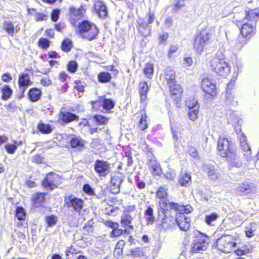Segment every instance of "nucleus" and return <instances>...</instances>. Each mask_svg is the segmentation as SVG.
Listing matches in <instances>:
<instances>
[{"mask_svg": "<svg viewBox=\"0 0 259 259\" xmlns=\"http://www.w3.org/2000/svg\"><path fill=\"white\" fill-rule=\"evenodd\" d=\"M94 7L96 13L101 18H105L107 16L108 12L105 4L100 0L94 2Z\"/></svg>", "mask_w": 259, "mask_h": 259, "instance_id": "18", "label": "nucleus"}, {"mask_svg": "<svg viewBox=\"0 0 259 259\" xmlns=\"http://www.w3.org/2000/svg\"><path fill=\"white\" fill-rule=\"evenodd\" d=\"M245 18L243 20V24L240 28V32L244 37H250L255 33V24L259 19V11L250 10L246 11Z\"/></svg>", "mask_w": 259, "mask_h": 259, "instance_id": "3", "label": "nucleus"}, {"mask_svg": "<svg viewBox=\"0 0 259 259\" xmlns=\"http://www.w3.org/2000/svg\"><path fill=\"white\" fill-rule=\"evenodd\" d=\"M146 19L147 20V24H148L149 25L152 24L155 19V16L154 13L150 11L148 13L147 16L146 17Z\"/></svg>", "mask_w": 259, "mask_h": 259, "instance_id": "56", "label": "nucleus"}, {"mask_svg": "<svg viewBox=\"0 0 259 259\" xmlns=\"http://www.w3.org/2000/svg\"><path fill=\"white\" fill-rule=\"evenodd\" d=\"M95 171L100 177H105L110 172V164L106 161L97 160L94 164Z\"/></svg>", "mask_w": 259, "mask_h": 259, "instance_id": "12", "label": "nucleus"}, {"mask_svg": "<svg viewBox=\"0 0 259 259\" xmlns=\"http://www.w3.org/2000/svg\"><path fill=\"white\" fill-rule=\"evenodd\" d=\"M15 215L19 220H24L26 217V213L24 209L22 207H17L16 210Z\"/></svg>", "mask_w": 259, "mask_h": 259, "instance_id": "42", "label": "nucleus"}, {"mask_svg": "<svg viewBox=\"0 0 259 259\" xmlns=\"http://www.w3.org/2000/svg\"><path fill=\"white\" fill-rule=\"evenodd\" d=\"M2 92L3 93L2 98L4 100H7L9 98H10L12 94V90L9 86L7 85H5L3 88Z\"/></svg>", "mask_w": 259, "mask_h": 259, "instance_id": "37", "label": "nucleus"}, {"mask_svg": "<svg viewBox=\"0 0 259 259\" xmlns=\"http://www.w3.org/2000/svg\"><path fill=\"white\" fill-rule=\"evenodd\" d=\"M236 132L237 134V137L239 140L240 146L245 152L244 155L246 157V160L250 161L251 159V148L247 143L246 137L241 132V129L239 127H238V129L236 130Z\"/></svg>", "mask_w": 259, "mask_h": 259, "instance_id": "9", "label": "nucleus"}, {"mask_svg": "<svg viewBox=\"0 0 259 259\" xmlns=\"http://www.w3.org/2000/svg\"><path fill=\"white\" fill-rule=\"evenodd\" d=\"M184 5V1L183 0L176 1L175 3V10L177 11Z\"/></svg>", "mask_w": 259, "mask_h": 259, "instance_id": "63", "label": "nucleus"}, {"mask_svg": "<svg viewBox=\"0 0 259 259\" xmlns=\"http://www.w3.org/2000/svg\"><path fill=\"white\" fill-rule=\"evenodd\" d=\"M72 47V41L69 39H65L62 41L61 49L63 51L66 52H69Z\"/></svg>", "mask_w": 259, "mask_h": 259, "instance_id": "40", "label": "nucleus"}, {"mask_svg": "<svg viewBox=\"0 0 259 259\" xmlns=\"http://www.w3.org/2000/svg\"><path fill=\"white\" fill-rule=\"evenodd\" d=\"M19 84L20 87L24 91L25 88L31 84L29 76L28 74H22L19 77Z\"/></svg>", "mask_w": 259, "mask_h": 259, "instance_id": "26", "label": "nucleus"}, {"mask_svg": "<svg viewBox=\"0 0 259 259\" xmlns=\"http://www.w3.org/2000/svg\"><path fill=\"white\" fill-rule=\"evenodd\" d=\"M165 176L169 180H172L176 177V173L174 170H170L165 173Z\"/></svg>", "mask_w": 259, "mask_h": 259, "instance_id": "61", "label": "nucleus"}, {"mask_svg": "<svg viewBox=\"0 0 259 259\" xmlns=\"http://www.w3.org/2000/svg\"><path fill=\"white\" fill-rule=\"evenodd\" d=\"M160 210L158 211V217L162 218L160 226L161 229L167 230L171 229L175 224V219L168 216V211L174 210L177 211L179 204L174 202H167L165 200L159 201Z\"/></svg>", "mask_w": 259, "mask_h": 259, "instance_id": "2", "label": "nucleus"}, {"mask_svg": "<svg viewBox=\"0 0 259 259\" xmlns=\"http://www.w3.org/2000/svg\"><path fill=\"white\" fill-rule=\"evenodd\" d=\"M139 91L141 102L144 103L147 99V94L149 91V87L147 82L142 81L139 83Z\"/></svg>", "mask_w": 259, "mask_h": 259, "instance_id": "22", "label": "nucleus"}, {"mask_svg": "<svg viewBox=\"0 0 259 259\" xmlns=\"http://www.w3.org/2000/svg\"><path fill=\"white\" fill-rule=\"evenodd\" d=\"M164 76L166 83L169 87H171V90L173 91L174 87L172 85L176 82L175 71L171 68H167L165 70Z\"/></svg>", "mask_w": 259, "mask_h": 259, "instance_id": "20", "label": "nucleus"}, {"mask_svg": "<svg viewBox=\"0 0 259 259\" xmlns=\"http://www.w3.org/2000/svg\"><path fill=\"white\" fill-rule=\"evenodd\" d=\"M65 203L68 208H72L74 211L79 212L83 206V201L72 195L65 198Z\"/></svg>", "mask_w": 259, "mask_h": 259, "instance_id": "13", "label": "nucleus"}, {"mask_svg": "<svg viewBox=\"0 0 259 259\" xmlns=\"http://www.w3.org/2000/svg\"><path fill=\"white\" fill-rule=\"evenodd\" d=\"M3 28L9 35L11 36L13 35L15 32H17L18 31L17 28H16L15 29L14 25L12 24V22L10 21H5L4 23Z\"/></svg>", "mask_w": 259, "mask_h": 259, "instance_id": "29", "label": "nucleus"}, {"mask_svg": "<svg viewBox=\"0 0 259 259\" xmlns=\"http://www.w3.org/2000/svg\"><path fill=\"white\" fill-rule=\"evenodd\" d=\"M143 252L141 248H135L131 250V254L134 257H139L143 255Z\"/></svg>", "mask_w": 259, "mask_h": 259, "instance_id": "51", "label": "nucleus"}, {"mask_svg": "<svg viewBox=\"0 0 259 259\" xmlns=\"http://www.w3.org/2000/svg\"><path fill=\"white\" fill-rule=\"evenodd\" d=\"M167 37L168 33L166 32H163L162 34H160L159 38V43H164L166 40Z\"/></svg>", "mask_w": 259, "mask_h": 259, "instance_id": "64", "label": "nucleus"}, {"mask_svg": "<svg viewBox=\"0 0 259 259\" xmlns=\"http://www.w3.org/2000/svg\"><path fill=\"white\" fill-rule=\"evenodd\" d=\"M85 13V9L82 6L77 9L73 7H70L69 19L71 24L75 26L76 22L83 17Z\"/></svg>", "mask_w": 259, "mask_h": 259, "instance_id": "11", "label": "nucleus"}, {"mask_svg": "<svg viewBox=\"0 0 259 259\" xmlns=\"http://www.w3.org/2000/svg\"><path fill=\"white\" fill-rule=\"evenodd\" d=\"M123 181L120 174H116L111 177L110 190L112 193L116 194L120 191V185Z\"/></svg>", "mask_w": 259, "mask_h": 259, "instance_id": "16", "label": "nucleus"}, {"mask_svg": "<svg viewBox=\"0 0 259 259\" xmlns=\"http://www.w3.org/2000/svg\"><path fill=\"white\" fill-rule=\"evenodd\" d=\"M38 130L42 134H48L52 132V128L49 124L40 123L37 125Z\"/></svg>", "mask_w": 259, "mask_h": 259, "instance_id": "35", "label": "nucleus"}, {"mask_svg": "<svg viewBox=\"0 0 259 259\" xmlns=\"http://www.w3.org/2000/svg\"><path fill=\"white\" fill-rule=\"evenodd\" d=\"M211 67L218 75L224 77L227 76L230 71V67L225 61L223 54L220 55L217 54L216 57L212 59Z\"/></svg>", "mask_w": 259, "mask_h": 259, "instance_id": "4", "label": "nucleus"}, {"mask_svg": "<svg viewBox=\"0 0 259 259\" xmlns=\"http://www.w3.org/2000/svg\"><path fill=\"white\" fill-rule=\"evenodd\" d=\"M5 149L9 154H14L17 149V146L14 144H8L5 145Z\"/></svg>", "mask_w": 259, "mask_h": 259, "instance_id": "48", "label": "nucleus"}, {"mask_svg": "<svg viewBox=\"0 0 259 259\" xmlns=\"http://www.w3.org/2000/svg\"><path fill=\"white\" fill-rule=\"evenodd\" d=\"M247 43V39L245 38V37H244L242 35V36H239L238 38L235 40V45L234 46V49L236 50H241Z\"/></svg>", "mask_w": 259, "mask_h": 259, "instance_id": "33", "label": "nucleus"}, {"mask_svg": "<svg viewBox=\"0 0 259 259\" xmlns=\"http://www.w3.org/2000/svg\"><path fill=\"white\" fill-rule=\"evenodd\" d=\"M28 95L30 100L33 102H35L39 99L41 92L38 89H33L29 91Z\"/></svg>", "mask_w": 259, "mask_h": 259, "instance_id": "31", "label": "nucleus"}, {"mask_svg": "<svg viewBox=\"0 0 259 259\" xmlns=\"http://www.w3.org/2000/svg\"><path fill=\"white\" fill-rule=\"evenodd\" d=\"M257 228V224L252 222L245 226V232L246 236L248 237H253L255 235V231Z\"/></svg>", "mask_w": 259, "mask_h": 259, "instance_id": "27", "label": "nucleus"}, {"mask_svg": "<svg viewBox=\"0 0 259 259\" xmlns=\"http://www.w3.org/2000/svg\"><path fill=\"white\" fill-rule=\"evenodd\" d=\"M123 231L122 229H118V228H117V229L112 230L111 233V236L113 237H116L121 235Z\"/></svg>", "mask_w": 259, "mask_h": 259, "instance_id": "58", "label": "nucleus"}, {"mask_svg": "<svg viewBox=\"0 0 259 259\" xmlns=\"http://www.w3.org/2000/svg\"><path fill=\"white\" fill-rule=\"evenodd\" d=\"M235 238L232 235H223L215 242L217 248L225 253H230L236 246Z\"/></svg>", "mask_w": 259, "mask_h": 259, "instance_id": "6", "label": "nucleus"}, {"mask_svg": "<svg viewBox=\"0 0 259 259\" xmlns=\"http://www.w3.org/2000/svg\"><path fill=\"white\" fill-rule=\"evenodd\" d=\"M148 165L152 169L153 175L160 176L161 175L162 170L160 166V164L154 158L149 160Z\"/></svg>", "mask_w": 259, "mask_h": 259, "instance_id": "23", "label": "nucleus"}, {"mask_svg": "<svg viewBox=\"0 0 259 259\" xmlns=\"http://www.w3.org/2000/svg\"><path fill=\"white\" fill-rule=\"evenodd\" d=\"M219 216L217 213H211L205 217V222L207 225H211V223L215 221Z\"/></svg>", "mask_w": 259, "mask_h": 259, "instance_id": "45", "label": "nucleus"}, {"mask_svg": "<svg viewBox=\"0 0 259 259\" xmlns=\"http://www.w3.org/2000/svg\"><path fill=\"white\" fill-rule=\"evenodd\" d=\"M251 251V249L248 247L244 249H238L235 251L236 254L238 256L246 254Z\"/></svg>", "mask_w": 259, "mask_h": 259, "instance_id": "52", "label": "nucleus"}, {"mask_svg": "<svg viewBox=\"0 0 259 259\" xmlns=\"http://www.w3.org/2000/svg\"><path fill=\"white\" fill-rule=\"evenodd\" d=\"M234 71L237 73V75L239 73L243 67V63L241 61L236 60L234 63Z\"/></svg>", "mask_w": 259, "mask_h": 259, "instance_id": "50", "label": "nucleus"}, {"mask_svg": "<svg viewBox=\"0 0 259 259\" xmlns=\"http://www.w3.org/2000/svg\"><path fill=\"white\" fill-rule=\"evenodd\" d=\"M218 149L219 154L222 157H226L231 166L236 167L241 166L242 162L237 155L235 147L225 136H220Z\"/></svg>", "mask_w": 259, "mask_h": 259, "instance_id": "1", "label": "nucleus"}, {"mask_svg": "<svg viewBox=\"0 0 259 259\" xmlns=\"http://www.w3.org/2000/svg\"><path fill=\"white\" fill-rule=\"evenodd\" d=\"M78 65L76 61H70L67 64V69L71 73H74L77 69Z\"/></svg>", "mask_w": 259, "mask_h": 259, "instance_id": "46", "label": "nucleus"}, {"mask_svg": "<svg viewBox=\"0 0 259 259\" xmlns=\"http://www.w3.org/2000/svg\"><path fill=\"white\" fill-rule=\"evenodd\" d=\"M153 72L154 67L153 64L147 63L144 69L145 75L149 78H151L153 76Z\"/></svg>", "mask_w": 259, "mask_h": 259, "instance_id": "36", "label": "nucleus"}, {"mask_svg": "<svg viewBox=\"0 0 259 259\" xmlns=\"http://www.w3.org/2000/svg\"><path fill=\"white\" fill-rule=\"evenodd\" d=\"M172 85L174 87L172 89L173 91L171 90V87H169L170 92L172 95H177L181 94L182 93V89L180 85L176 84L175 83Z\"/></svg>", "mask_w": 259, "mask_h": 259, "instance_id": "47", "label": "nucleus"}, {"mask_svg": "<svg viewBox=\"0 0 259 259\" xmlns=\"http://www.w3.org/2000/svg\"><path fill=\"white\" fill-rule=\"evenodd\" d=\"M146 220L148 223H153L155 218L153 215V209L151 206H149L145 211Z\"/></svg>", "mask_w": 259, "mask_h": 259, "instance_id": "41", "label": "nucleus"}, {"mask_svg": "<svg viewBox=\"0 0 259 259\" xmlns=\"http://www.w3.org/2000/svg\"><path fill=\"white\" fill-rule=\"evenodd\" d=\"M181 210V211L183 212V214L185 213H189L191 212H192L193 208L190 205H187V206H180L179 205V209L178 210Z\"/></svg>", "mask_w": 259, "mask_h": 259, "instance_id": "53", "label": "nucleus"}, {"mask_svg": "<svg viewBox=\"0 0 259 259\" xmlns=\"http://www.w3.org/2000/svg\"><path fill=\"white\" fill-rule=\"evenodd\" d=\"M59 176L55 173L48 174L42 182V185L47 189L53 190L56 187L57 180Z\"/></svg>", "mask_w": 259, "mask_h": 259, "instance_id": "14", "label": "nucleus"}, {"mask_svg": "<svg viewBox=\"0 0 259 259\" xmlns=\"http://www.w3.org/2000/svg\"><path fill=\"white\" fill-rule=\"evenodd\" d=\"M201 87L204 92L212 98L216 96L217 92L215 82L208 78H204L201 82Z\"/></svg>", "mask_w": 259, "mask_h": 259, "instance_id": "10", "label": "nucleus"}, {"mask_svg": "<svg viewBox=\"0 0 259 259\" xmlns=\"http://www.w3.org/2000/svg\"><path fill=\"white\" fill-rule=\"evenodd\" d=\"M132 220V217L128 214H126L122 216L121 223L123 226H128L130 228L133 229V226L130 225L131 224Z\"/></svg>", "mask_w": 259, "mask_h": 259, "instance_id": "39", "label": "nucleus"}, {"mask_svg": "<svg viewBox=\"0 0 259 259\" xmlns=\"http://www.w3.org/2000/svg\"><path fill=\"white\" fill-rule=\"evenodd\" d=\"M175 222L182 231H187L190 228V219L187 218L183 213H180L176 217Z\"/></svg>", "mask_w": 259, "mask_h": 259, "instance_id": "15", "label": "nucleus"}, {"mask_svg": "<svg viewBox=\"0 0 259 259\" xmlns=\"http://www.w3.org/2000/svg\"><path fill=\"white\" fill-rule=\"evenodd\" d=\"M98 78L99 82L101 83H107L110 81L111 76L109 73L103 72L99 74Z\"/></svg>", "mask_w": 259, "mask_h": 259, "instance_id": "34", "label": "nucleus"}, {"mask_svg": "<svg viewBox=\"0 0 259 259\" xmlns=\"http://www.w3.org/2000/svg\"><path fill=\"white\" fill-rule=\"evenodd\" d=\"M147 118L148 116L145 111L142 112L141 116L139 123V127L142 131L145 130L148 127Z\"/></svg>", "mask_w": 259, "mask_h": 259, "instance_id": "32", "label": "nucleus"}, {"mask_svg": "<svg viewBox=\"0 0 259 259\" xmlns=\"http://www.w3.org/2000/svg\"><path fill=\"white\" fill-rule=\"evenodd\" d=\"M78 29L81 36L89 40L95 39L99 32L96 25L88 21H83L79 23Z\"/></svg>", "mask_w": 259, "mask_h": 259, "instance_id": "5", "label": "nucleus"}, {"mask_svg": "<svg viewBox=\"0 0 259 259\" xmlns=\"http://www.w3.org/2000/svg\"><path fill=\"white\" fill-rule=\"evenodd\" d=\"M208 237L204 235L196 236L193 240L191 251L195 253L206 250L208 246Z\"/></svg>", "mask_w": 259, "mask_h": 259, "instance_id": "8", "label": "nucleus"}, {"mask_svg": "<svg viewBox=\"0 0 259 259\" xmlns=\"http://www.w3.org/2000/svg\"><path fill=\"white\" fill-rule=\"evenodd\" d=\"M94 118L95 119L97 122L101 124H105L108 121V119L106 117L100 115H96L94 117Z\"/></svg>", "mask_w": 259, "mask_h": 259, "instance_id": "54", "label": "nucleus"}, {"mask_svg": "<svg viewBox=\"0 0 259 259\" xmlns=\"http://www.w3.org/2000/svg\"><path fill=\"white\" fill-rule=\"evenodd\" d=\"M45 200V195L43 193H36L33 196V205L35 207L41 206Z\"/></svg>", "mask_w": 259, "mask_h": 259, "instance_id": "30", "label": "nucleus"}, {"mask_svg": "<svg viewBox=\"0 0 259 259\" xmlns=\"http://www.w3.org/2000/svg\"><path fill=\"white\" fill-rule=\"evenodd\" d=\"M57 221L56 217L51 215L47 218V222L49 226H52L56 224Z\"/></svg>", "mask_w": 259, "mask_h": 259, "instance_id": "60", "label": "nucleus"}, {"mask_svg": "<svg viewBox=\"0 0 259 259\" xmlns=\"http://www.w3.org/2000/svg\"><path fill=\"white\" fill-rule=\"evenodd\" d=\"M209 38V33L206 29L202 30L197 34L193 42V48L196 53H202L205 47L208 44Z\"/></svg>", "mask_w": 259, "mask_h": 259, "instance_id": "7", "label": "nucleus"}, {"mask_svg": "<svg viewBox=\"0 0 259 259\" xmlns=\"http://www.w3.org/2000/svg\"><path fill=\"white\" fill-rule=\"evenodd\" d=\"M203 168L207 173L208 177L211 179L214 180L218 178V174L213 166L209 165H204L203 166Z\"/></svg>", "mask_w": 259, "mask_h": 259, "instance_id": "28", "label": "nucleus"}, {"mask_svg": "<svg viewBox=\"0 0 259 259\" xmlns=\"http://www.w3.org/2000/svg\"><path fill=\"white\" fill-rule=\"evenodd\" d=\"M83 191L89 195H92L94 193V191L91 186L88 184H85L83 187Z\"/></svg>", "mask_w": 259, "mask_h": 259, "instance_id": "59", "label": "nucleus"}, {"mask_svg": "<svg viewBox=\"0 0 259 259\" xmlns=\"http://www.w3.org/2000/svg\"><path fill=\"white\" fill-rule=\"evenodd\" d=\"M48 19V16L42 13H37L35 15V19L36 21H45Z\"/></svg>", "mask_w": 259, "mask_h": 259, "instance_id": "57", "label": "nucleus"}, {"mask_svg": "<svg viewBox=\"0 0 259 259\" xmlns=\"http://www.w3.org/2000/svg\"><path fill=\"white\" fill-rule=\"evenodd\" d=\"M187 107L189 108V117L190 120L194 121L198 117V113L199 106L197 101H193L191 104L187 102L186 103Z\"/></svg>", "mask_w": 259, "mask_h": 259, "instance_id": "17", "label": "nucleus"}, {"mask_svg": "<svg viewBox=\"0 0 259 259\" xmlns=\"http://www.w3.org/2000/svg\"><path fill=\"white\" fill-rule=\"evenodd\" d=\"M70 145L72 148H80L83 146V143L80 138L76 137L71 140Z\"/></svg>", "mask_w": 259, "mask_h": 259, "instance_id": "43", "label": "nucleus"}, {"mask_svg": "<svg viewBox=\"0 0 259 259\" xmlns=\"http://www.w3.org/2000/svg\"><path fill=\"white\" fill-rule=\"evenodd\" d=\"M254 189L249 185L247 184H241L239 185L236 189V193L239 195L243 194H248L250 193H254Z\"/></svg>", "mask_w": 259, "mask_h": 259, "instance_id": "21", "label": "nucleus"}, {"mask_svg": "<svg viewBox=\"0 0 259 259\" xmlns=\"http://www.w3.org/2000/svg\"><path fill=\"white\" fill-rule=\"evenodd\" d=\"M179 183L182 186L188 187L191 183V177L188 173H181L179 178Z\"/></svg>", "mask_w": 259, "mask_h": 259, "instance_id": "24", "label": "nucleus"}, {"mask_svg": "<svg viewBox=\"0 0 259 259\" xmlns=\"http://www.w3.org/2000/svg\"><path fill=\"white\" fill-rule=\"evenodd\" d=\"M138 31L142 36L146 37L150 34L151 27L145 20L140 19L138 21Z\"/></svg>", "mask_w": 259, "mask_h": 259, "instance_id": "19", "label": "nucleus"}, {"mask_svg": "<svg viewBox=\"0 0 259 259\" xmlns=\"http://www.w3.org/2000/svg\"><path fill=\"white\" fill-rule=\"evenodd\" d=\"M60 15V10H54L53 11L51 14V19L53 22H56L59 18Z\"/></svg>", "mask_w": 259, "mask_h": 259, "instance_id": "55", "label": "nucleus"}, {"mask_svg": "<svg viewBox=\"0 0 259 259\" xmlns=\"http://www.w3.org/2000/svg\"><path fill=\"white\" fill-rule=\"evenodd\" d=\"M167 189L164 187H160L156 192V196L161 199V200H165L167 202V201L164 199L167 196Z\"/></svg>", "mask_w": 259, "mask_h": 259, "instance_id": "38", "label": "nucleus"}, {"mask_svg": "<svg viewBox=\"0 0 259 259\" xmlns=\"http://www.w3.org/2000/svg\"><path fill=\"white\" fill-rule=\"evenodd\" d=\"M40 83L44 86L47 87L52 84V81L49 77H45L41 79Z\"/></svg>", "mask_w": 259, "mask_h": 259, "instance_id": "62", "label": "nucleus"}, {"mask_svg": "<svg viewBox=\"0 0 259 259\" xmlns=\"http://www.w3.org/2000/svg\"><path fill=\"white\" fill-rule=\"evenodd\" d=\"M38 46L44 49H46L50 46V41L47 38H40L38 41Z\"/></svg>", "mask_w": 259, "mask_h": 259, "instance_id": "49", "label": "nucleus"}, {"mask_svg": "<svg viewBox=\"0 0 259 259\" xmlns=\"http://www.w3.org/2000/svg\"><path fill=\"white\" fill-rule=\"evenodd\" d=\"M78 117L75 114L68 112H62L60 114V118L65 122L68 123L77 120Z\"/></svg>", "mask_w": 259, "mask_h": 259, "instance_id": "25", "label": "nucleus"}, {"mask_svg": "<svg viewBox=\"0 0 259 259\" xmlns=\"http://www.w3.org/2000/svg\"><path fill=\"white\" fill-rule=\"evenodd\" d=\"M103 106L105 109L110 110L114 107V103L110 99H106L103 101Z\"/></svg>", "mask_w": 259, "mask_h": 259, "instance_id": "44", "label": "nucleus"}]
</instances>
